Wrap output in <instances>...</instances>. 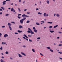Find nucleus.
<instances>
[{"mask_svg":"<svg viewBox=\"0 0 62 62\" xmlns=\"http://www.w3.org/2000/svg\"><path fill=\"white\" fill-rule=\"evenodd\" d=\"M26 19V17H24L23 19L20 20V22L21 23H23V21Z\"/></svg>","mask_w":62,"mask_h":62,"instance_id":"nucleus-1","label":"nucleus"},{"mask_svg":"<svg viewBox=\"0 0 62 62\" xmlns=\"http://www.w3.org/2000/svg\"><path fill=\"white\" fill-rule=\"evenodd\" d=\"M44 16L45 17H47V16H48V14H47L46 15V13H44Z\"/></svg>","mask_w":62,"mask_h":62,"instance_id":"nucleus-2","label":"nucleus"},{"mask_svg":"<svg viewBox=\"0 0 62 62\" xmlns=\"http://www.w3.org/2000/svg\"><path fill=\"white\" fill-rule=\"evenodd\" d=\"M8 35L7 34H5L4 35V38H6V37H8Z\"/></svg>","mask_w":62,"mask_h":62,"instance_id":"nucleus-3","label":"nucleus"},{"mask_svg":"<svg viewBox=\"0 0 62 62\" xmlns=\"http://www.w3.org/2000/svg\"><path fill=\"white\" fill-rule=\"evenodd\" d=\"M6 1H3L2 2L3 5H5L6 4Z\"/></svg>","mask_w":62,"mask_h":62,"instance_id":"nucleus-4","label":"nucleus"},{"mask_svg":"<svg viewBox=\"0 0 62 62\" xmlns=\"http://www.w3.org/2000/svg\"><path fill=\"white\" fill-rule=\"evenodd\" d=\"M21 54L22 55H24V56H26V54H25L23 52H21Z\"/></svg>","mask_w":62,"mask_h":62,"instance_id":"nucleus-5","label":"nucleus"},{"mask_svg":"<svg viewBox=\"0 0 62 62\" xmlns=\"http://www.w3.org/2000/svg\"><path fill=\"white\" fill-rule=\"evenodd\" d=\"M19 28L21 29V28H23V26L21 25H19Z\"/></svg>","mask_w":62,"mask_h":62,"instance_id":"nucleus-6","label":"nucleus"},{"mask_svg":"<svg viewBox=\"0 0 62 62\" xmlns=\"http://www.w3.org/2000/svg\"><path fill=\"white\" fill-rule=\"evenodd\" d=\"M18 56L20 57H23V56H22V55L20 54H18Z\"/></svg>","mask_w":62,"mask_h":62,"instance_id":"nucleus-7","label":"nucleus"},{"mask_svg":"<svg viewBox=\"0 0 62 62\" xmlns=\"http://www.w3.org/2000/svg\"><path fill=\"white\" fill-rule=\"evenodd\" d=\"M0 62H5V61H3V60L2 59H1L0 60Z\"/></svg>","mask_w":62,"mask_h":62,"instance_id":"nucleus-8","label":"nucleus"},{"mask_svg":"<svg viewBox=\"0 0 62 62\" xmlns=\"http://www.w3.org/2000/svg\"><path fill=\"white\" fill-rule=\"evenodd\" d=\"M8 25H9V26H11V24L10 23H8Z\"/></svg>","mask_w":62,"mask_h":62,"instance_id":"nucleus-9","label":"nucleus"},{"mask_svg":"<svg viewBox=\"0 0 62 62\" xmlns=\"http://www.w3.org/2000/svg\"><path fill=\"white\" fill-rule=\"evenodd\" d=\"M23 36H24V37H25V38H28V37H27V36H26V35L25 34L23 35Z\"/></svg>","mask_w":62,"mask_h":62,"instance_id":"nucleus-10","label":"nucleus"},{"mask_svg":"<svg viewBox=\"0 0 62 62\" xmlns=\"http://www.w3.org/2000/svg\"><path fill=\"white\" fill-rule=\"evenodd\" d=\"M32 50L33 53H35V50L34 49H32Z\"/></svg>","mask_w":62,"mask_h":62,"instance_id":"nucleus-11","label":"nucleus"},{"mask_svg":"<svg viewBox=\"0 0 62 62\" xmlns=\"http://www.w3.org/2000/svg\"><path fill=\"white\" fill-rule=\"evenodd\" d=\"M46 48H47V49H48V50L51 49L50 47H46Z\"/></svg>","mask_w":62,"mask_h":62,"instance_id":"nucleus-12","label":"nucleus"},{"mask_svg":"<svg viewBox=\"0 0 62 62\" xmlns=\"http://www.w3.org/2000/svg\"><path fill=\"white\" fill-rule=\"evenodd\" d=\"M30 33L32 34H34V33L32 31H31Z\"/></svg>","mask_w":62,"mask_h":62,"instance_id":"nucleus-13","label":"nucleus"},{"mask_svg":"<svg viewBox=\"0 0 62 62\" xmlns=\"http://www.w3.org/2000/svg\"><path fill=\"white\" fill-rule=\"evenodd\" d=\"M26 15L25 14H23L22 15V17H25Z\"/></svg>","mask_w":62,"mask_h":62,"instance_id":"nucleus-14","label":"nucleus"},{"mask_svg":"<svg viewBox=\"0 0 62 62\" xmlns=\"http://www.w3.org/2000/svg\"><path fill=\"white\" fill-rule=\"evenodd\" d=\"M36 24H37V25H39V23H37L36 22Z\"/></svg>","mask_w":62,"mask_h":62,"instance_id":"nucleus-15","label":"nucleus"},{"mask_svg":"<svg viewBox=\"0 0 62 62\" xmlns=\"http://www.w3.org/2000/svg\"><path fill=\"white\" fill-rule=\"evenodd\" d=\"M58 26V25H56L55 26H54V28H56V27H57Z\"/></svg>","mask_w":62,"mask_h":62,"instance_id":"nucleus-16","label":"nucleus"},{"mask_svg":"<svg viewBox=\"0 0 62 62\" xmlns=\"http://www.w3.org/2000/svg\"><path fill=\"white\" fill-rule=\"evenodd\" d=\"M46 2L48 4H49V3H50V2H49V0H47V1H46Z\"/></svg>","mask_w":62,"mask_h":62,"instance_id":"nucleus-17","label":"nucleus"},{"mask_svg":"<svg viewBox=\"0 0 62 62\" xmlns=\"http://www.w3.org/2000/svg\"><path fill=\"white\" fill-rule=\"evenodd\" d=\"M13 10H14V9H13V8H12L11 9V11H13Z\"/></svg>","mask_w":62,"mask_h":62,"instance_id":"nucleus-18","label":"nucleus"},{"mask_svg":"<svg viewBox=\"0 0 62 62\" xmlns=\"http://www.w3.org/2000/svg\"><path fill=\"white\" fill-rule=\"evenodd\" d=\"M38 14H40V15H41L42 14V13H41L39 12H38Z\"/></svg>","mask_w":62,"mask_h":62,"instance_id":"nucleus-19","label":"nucleus"},{"mask_svg":"<svg viewBox=\"0 0 62 62\" xmlns=\"http://www.w3.org/2000/svg\"><path fill=\"white\" fill-rule=\"evenodd\" d=\"M50 52H53L54 51L52 49H50Z\"/></svg>","mask_w":62,"mask_h":62,"instance_id":"nucleus-20","label":"nucleus"},{"mask_svg":"<svg viewBox=\"0 0 62 62\" xmlns=\"http://www.w3.org/2000/svg\"><path fill=\"white\" fill-rule=\"evenodd\" d=\"M6 42H2V44H3V45H4V44H6Z\"/></svg>","mask_w":62,"mask_h":62,"instance_id":"nucleus-21","label":"nucleus"},{"mask_svg":"<svg viewBox=\"0 0 62 62\" xmlns=\"http://www.w3.org/2000/svg\"><path fill=\"white\" fill-rule=\"evenodd\" d=\"M56 16H57L58 17H59L60 16H59V14H57L56 15Z\"/></svg>","mask_w":62,"mask_h":62,"instance_id":"nucleus-22","label":"nucleus"},{"mask_svg":"<svg viewBox=\"0 0 62 62\" xmlns=\"http://www.w3.org/2000/svg\"><path fill=\"white\" fill-rule=\"evenodd\" d=\"M5 54H9V53L8 52V51H6L5 52Z\"/></svg>","mask_w":62,"mask_h":62,"instance_id":"nucleus-23","label":"nucleus"},{"mask_svg":"<svg viewBox=\"0 0 62 62\" xmlns=\"http://www.w3.org/2000/svg\"><path fill=\"white\" fill-rule=\"evenodd\" d=\"M0 49L1 50H3V48L2 46L0 48Z\"/></svg>","mask_w":62,"mask_h":62,"instance_id":"nucleus-24","label":"nucleus"},{"mask_svg":"<svg viewBox=\"0 0 62 62\" xmlns=\"http://www.w3.org/2000/svg\"><path fill=\"white\" fill-rule=\"evenodd\" d=\"M29 41L30 42H32V40H31L30 39H29Z\"/></svg>","mask_w":62,"mask_h":62,"instance_id":"nucleus-25","label":"nucleus"},{"mask_svg":"<svg viewBox=\"0 0 62 62\" xmlns=\"http://www.w3.org/2000/svg\"><path fill=\"white\" fill-rule=\"evenodd\" d=\"M30 22V21H29L28 20L27 21L26 23H29Z\"/></svg>","mask_w":62,"mask_h":62,"instance_id":"nucleus-26","label":"nucleus"},{"mask_svg":"<svg viewBox=\"0 0 62 62\" xmlns=\"http://www.w3.org/2000/svg\"><path fill=\"white\" fill-rule=\"evenodd\" d=\"M9 27L10 30H11L12 29H11V27L10 26H9Z\"/></svg>","mask_w":62,"mask_h":62,"instance_id":"nucleus-27","label":"nucleus"},{"mask_svg":"<svg viewBox=\"0 0 62 62\" xmlns=\"http://www.w3.org/2000/svg\"><path fill=\"white\" fill-rule=\"evenodd\" d=\"M9 27L10 30H11L12 29H11V27L10 26H9Z\"/></svg>","mask_w":62,"mask_h":62,"instance_id":"nucleus-28","label":"nucleus"},{"mask_svg":"<svg viewBox=\"0 0 62 62\" xmlns=\"http://www.w3.org/2000/svg\"><path fill=\"white\" fill-rule=\"evenodd\" d=\"M28 30L30 31H32V30H31V29H30V28H28Z\"/></svg>","mask_w":62,"mask_h":62,"instance_id":"nucleus-29","label":"nucleus"},{"mask_svg":"<svg viewBox=\"0 0 62 62\" xmlns=\"http://www.w3.org/2000/svg\"><path fill=\"white\" fill-rule=\"evenodd\" d=\"M58 46H62V44H60L58 45Z\"/></svg>","mask_w":62,"mask_h":62,"instance_id":"nucleus-30","label":"nucleus"},{"mask_svg":"<svg viewBox=\"0 0 62 62\" xmlns=\"http://www.w3.org/2000/svg\"><path fill=\"white\" fill-rule=\"evenodd\" d=\"M12 23H14V24H15V22H11Z\"/></svg>","mask_w":62,"mask_h":62,"instance_id":"nucleus-31","label":"nucleus"},{"mask_svg":"<svg viewBox=\"0 0 62 62\" xmlns=\"http://www.w3.org/2000/svg\"><path fill=\"white\" fill-rule=\"evenodd\" d=\"M37 39H40V37H38L37 38Z\"/></svg>","mask_w":62,"mask_h":62,"instance_id":"nucleus-32","label":"nucleus"},{"mask_svg":"<svg viewBox=\"0 0 62 62\" xmlns=\"http://www.w3.org/2000/svg\"><path fill=\"white\" fill-rule=\"evenodd\" d=\"M2 34L1 33H0V37H1L2 36Z\"/></svg>","mask_w":62,"mask_h":62,"instance_id":"nucleus-33","label":"nucleus"},{"mask_svg":"<svg viewBox=\"0 0 62 62\" xmlns=\"http://www.w3.org/2000/svg\"><path fill=\"white\" fill-rule=\"evenodd\" d=\"M8 15H9V14H7L5 16H8Z\"/></svg>","mask_w":62,"mask_h":62,"instance_id":"nucleus-34","label":"nucleus"},{"mask_svg":"<svg viewBox=\"0 0 62 62\" xmlns=\"http://www.w3.org/2000/svg\"><path fill=\"white\" fill-rule=\"evenodd\" d=\"M18 10L19 12H20V11H21V10H20V9L19 8H18Z\"/></svg>","mask_w":62,"mask_h":62,"instance_id":"nucleus-35","label":"nucleus"},{"mask_svg":"<svg viewBox=\"0 0 62 62\" xmlns=\"http://www.w3.org/2000/svg\"><path fill=\"white\" fill-rule=\"evenodd\" d=\"M40 54L41 55H42V56H43V55L41 53H40Z\"/></svg>","mask_w":62,"mask_h":62,"instance_id":"nucleus-36","label":"nucleus"},{"mask_svg":"<svg viewBox=\"0 0 62 62\" xmlns=\"http://www.w3.org/2000/svg\"><path fill=\"white\" fill-rule=\"evenodd\" d=\"M52 26H50L49 27V28H52Z\"/></svg>","mask_w":62,"mask_h":62,"instance_id":"nucleus-37","label":"nucleus"},{"mask_svg":"<svg viewBox=\"0 0 62 62\" xmlns=\"http://www.w3.org/2000/svg\"><path fill=\"white\" fill-rule=\"evenodd\" d=\"M17 18H18L19 19H21V17L20 16H18Z\"/></svg>","mask_w":62,"mask_h":62,"instance_id":"nucleus-38","label":"nucleus"},{"mask_svg":"<svg viewBox=\"0 0 62 62\" xmlns=\"http://www.w3.org/2000/svg\"><path fill=\"white\" fill-rule=\"evenodd\" d=\"M15 34H16V35H17L18 34V33L17 32H15Z\"/></svg>","mask_w":62,"mask_h":62,"instance_id":"nucleus-39","label":"nucleus"},{"mask_svg":"<svg viewBox=\"0 0 62 62\" xmlns=\"http://www.w3.org/2000/svg\"><path fill=\"white\" fill-rule=\"evenodd\" d=\"M33 28L34 30H35V29H36V28H35V27H33Z\"/></svg>","mask_w":62,"mask_h":62,"instance_id":"nucleus-40","label":"nucleus"},{"mask_svg":"<svg viewBox=\"0 0 62 62\" xmlns=\"http://www.w3.org/2000/svg\"><path fill=\"white\" fill-rule=\"evenodd\" d=\"M2 28H4V27H5V26H2Z\"/></svg>","mask_w":62,"mask_h":62,"instance_id":"nucleus-41","label":"nucleus"},{"mask_svg":"<svg viewBox=\"0 0 62 62\" xmlns=\"http://www.w3.org/2000/svg\"><path fill=\"white\" fill-rule=\"evenodd\" d=\"M23 47H24V48H25L26 47V46L25 45H24L23 46Z\"/></svg>","mask_w":62,"mask_h":62,"instance_id":"nucleus-42","label":"nucleus"},{"mask_svg":"<svg viewBox=\"0 0 62 62\" xmlns=\"http://www.w3.org/2000/svg\"><path fill=\"white\" fill-rule=\"evenodd\" d=\"M25 39L26 40H27V41H28V39L27 38H26Z\"/></svg>","mask_w":62,"mask_h":62,"instance_id":"nucleus-43","label":"nucleus"},{"mask_svg":"<svg viewBox=\"0 0 62 62\" xmlns=\"http://www.w3.org/2000/svg\"><path fill=\"white\" fill-rule=\"evenodd\" d=\"M58 33H59L60 34H61V33H62V32H60V31H59Z\"/></svg>","mask_w":62,"mask_h":62,"instance_id":"nucleus-44","label":"nucleus"},{"mask_svg":"<svg viewBox=\"0 0 62 62\" xmlns=\"http://www.w3.org/2000/svg\"><path fill=\"white\" fill-rule=\"evenodd\" d=\"M18 33H21L22 31H18Z\"/></svg>","mask_w":62,"mask_h":62,"instance_id":"nucleus-45","label":"nucleus"},{"mask_svg":"<svg viewBox=\"0 0 62 62\" xmlns=\"http://www.w3.org/2000/svg\"><path fill=\"white\" fill-rule=\"evenodd\" d=\"M21 14H18V16H21Z\"/></svg>","mask_w":62,"mask_h":62,"instance_id":"nucleus-46","label":"nucleus"},{"mask_svg":"<svg viewBox=\"0 0 62 62\" xmlns=\"http://www.w3.org/2000/svg\"><path fill=\"white\" fill-rule=\"evenodd\" d=\"M59 59H61V60H62V58L59 57Z\"/></svg>","mask_w":62,"mask_h":62,"instance_id":"nucleus-47","label":"nucleus"},{"mask_svg":"<svg viewBox=\"0 0 62 62\" xmlns=\"http://www.w3.org/2000/svg\"><path fill=\"white\" fill-rule=\"evenodd\" d=\"M34 31H37V30L36 29H34Z\"/></svg>","mask_w":62,"mask_h":62,"instance_id":"nucleus-48","label":"nucleus"},{"mask_svg":"<svg viewBox=\"0 0 62 62\" xmlns=\"http://www.w3.org/2000/svg\"><path fill=\"white\" fill-rule=\"evenodd\" d=\"M51 33H53V32H54V31H50Z\"/></svg>","mask_w":62,"mask_h":62,"instance_id":"nucleus-49","label":"nucleus"},{"mask_svg":"<svg viewBox=\"0 0 62 62\" xmlns=\"http://www.w3.org/2000/svg\"><path fill=\"white\" fill-rule=\"evenodd\" d=\"M13 11V12L14 13V12H15V10H14Z\"/></svg>","mask_w":62,"mask_h":62,"instance_id":"nucleus-50","label":"nucleus"},{"mask_svg":"<svg viewBox=\"0 0 62 62\" xmlns=\"http://www.w3.org/2000/svg\"><path fill=\"white\" fill-rule=\"evenodd\" d=\"M25 17H29V16H28L27 15H26V16H25Z\"/></svg>","mask_w":62,"mask_h":62,"instance_id":"nucleus-51","label":"nucleus"},{"mask_svg":"<svg viewBox=\"0 0 62 62\" xmlns=\"http://www.w3.org/2000/svg\"><path fill=\"white\" fill-rule=\"evenodd\" d=\"M27 14H30V12H27Z\"/></svg>","mask_w":62,"mask_h":62,"instance_id":"nucleus-52","label":"nucleus"},{"mask_svg":"<svg viewBox=\"0 0 62 62\" xmlns=\"http://www.w3.org/2000/svg\"><path fill=\"white\" fill-rule=\"evenodd\" d=\"M27 32L28 33H30V32H31V31H27Z\"/></svg>","mask_w":62,"mask_h":62,"instance_id":"nucleus-53","label":"nucleus"},{"mask_svg":"<svg viewBox=\"0 0 62 62\" xmlns=\"http://www.w3.org/2000/svg\"><path fill=\"white\" fill-rule=\"evenodd\" d=\"M19 2L20 3L21 2V0H19Z\"/></svg>","mask_w":62,"mask_h":62,"instance_id":"nucleus-54","label":"nucleus"},{"mask_svg":"<svg viewBox=\"0 0 62 62\" xmlns=\"http://www.w3.org/2000/svg\"><path fill=\"white\" fill-rule=\"evenodd\" d=\"M1 14H2V12H0V15H1Z\"/></svg>","mask_w":62,"mask_h":62,"instance_id":"nucleus-55","label":"nucleus"},{"mask_svg":"<svg viewBox=\"0 0 62 62\" xmlns=\"http://www.w3.org/2000/svg\"><path fill=\"white\" fill-rule=\"evenodd\" d=\"M3 10L2 9H0V11H2Z\"/></svg>","mask_w":62,"mask_h":62,"instance_id":"nucleus-56","label":"nucleus"},{"mask_svg":"<svg viewBox=\"0 0 62 62\" xmlns=\"http://www.w3.org/2000/svg\"><path fill=\"white\" fill-rule=\"evenodd\" d=\"M26 10H27V9H25L24 10V11H26Z\"/></svg>","mask_w":62,"mask_h":62,"instance_id":"nucleus-57","label":"nucleus"},{"mask_svg":"<svg viewBox=\"0 0 62 62\" xmlns=\"http://www.w3.org/2000/svg\"><path fill=\"white\" fill-rule=\"evenodd\" d=\"M23 39H26V38H25V37H23Z\"/></svg>","mask_w":62,"mask_h":62,"instance_id":"nucleus-58","label":"nucleus"},{"mask_svg":"<svg viewBox=\"0 0 62 62\" xmlns=\"http://www.w3.org/2000/svg\"><path fill=\"white\" fill-rule=\"evenodd\" d=\"M1 9H3V7H1Z\"/></svg>","mask_w":62,"mask_h":62,"instance_id":"nucleus-59","label":"nucleus"},{"mask_svg":"<svg viewBox=\"0 0 62 62\" xmlns=\"http://www.w3.org/2000/svg\"><path fill=\"white\" fill-rule=\"evenodd\" d=\"M1 58H3V59L4 58V57H3V56H2V57H1Z\"/></svg>","mask_w":62,"mask_h":62,"instance_id":"nucleus-60","label":"nucleus"},{"mask_svg":"<svg viewBox=\"0 0 62 62\" xmlns=\"http://www.w3.org/2000/svg\"><path fill=\"white\" fill-rule=\"evenodd\" d=\"M32 35H28V37H31Z\"/></svg>","mask_w":62,"mask_h":62,"instance_id":"nucleus-61","label":"nucleus"},{"mask_svg":"<svg viewBox=\"0 0 62 62\" xmlns=\"http://www.w3.org/2000/svg\"><path fill=\"white\" fill-rule=\"evenodd\" d=\"M59 37H58L57 38V39H59Z\"/></svg>","mask_w":62,"mask_h":62,"instance_id":"nucleus-62","label":"nucleus"},{"mask_svg":"<svg viewBox=\"0 0 62 62\" xmlns=\"http://www.w3.org/2000/svg\"><path fill=\"white\" fill-rule=\"evenodd\" d=\"M39 10V9H38V8H36V10Z\"/></svg>","mask_w":62,"mask_h":62,"instance_id":"nucleus-63","label":"nucleus"},{"mask_svg":"<svg viewBox=\"0 0 62 62\" xmlns=\"http://www.w3.org/2000/svg\"><path fill=\"white\" fill-rule=\"evenodd\" d=\"M42 23H45V22L44 21H41Z\"/></svg>","mask_w":62,"mask_h":62,"instance_id":"nucleus-64","label":"nucleus"}]
</instances>
